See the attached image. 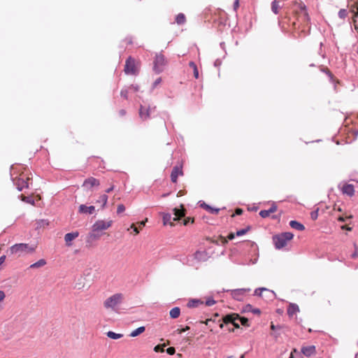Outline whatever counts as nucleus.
Returning <instances> with one entry per match:
<instances>
[{
  "label": "nucleus",
  "instance_id": "obj_27",
  "mask_svg": "<svg viewBox=\"0 0 358 358\" xmlns=\"http://www.w3.org/2000/svg\"><path fill=\"white\" fill-rule=\"evenodd\" d=\"M280 8V6L278 1L274 0L271 2V10L274 14H275V15L278 14Z\"/></svg>",
  "mask_w": 358,
  "mask_h": 358
},
{
  "label": "nucleus",
  "instance_id": "obj_6",
  "mask_svg": "<svg viewBox=\"0 0 358 358\" xmlns=\"http://www.w3.org/2000/svg\"><path fill=\"white\" fill-rule=\"evenodd\" d=\"M165 65L166 59L164 56L162 54L156 55L153 66V70L155 71V72H156L157 73L162 72Z\"/></svg>",
  "mask_w": 358,
  "mask_h": 358
},
{
  "label": "nucleus",
  "instance_id": "obj_24",
  "mask_svg": "<svg viewBox=\"0 0 358 358\" xmlns=\"http://www.w3.org/2000/svg\"><path fill=\"white\" fill-rule=\"evenodd\" d=\"M162 218L164 225L170 224L171 227L174 226V224L171 222V220L172 218L171 214L163 213Z\"/></svg>",
  "mask_w": 358,
  "mask_h": 358
},
{
  "label": "nucleus",
  "instance_id": "obj_15",
  "mask_svg": "<svg viewBox=\"0 0 358 358\" xmlns=\"http://www.w3.org/2000/svg\"><path fill=\"white\" fill-rule=\"evenodd\" d=\"M301 352L306 357H310L315 354L316 348L315 345H307L301 348Z\"/></svg>",
  "mask_w": 358,
  "mask_h": 358
},
{
  "label": "nucleus",
  "instance_id": "obj_63",
  "mask_svg": "<svg viewBox=\"0 0 358 358\" xmlns=\"http://www.w3.org/2000/svg\"><path fill=\"white\" fill-rule=\"evenodd\" d=\"M357 11L355 13V17H358V3H356Z\"/></svg>",
  "mask_w": 358,
  "mask_h": 358
},
{
  "label": "nucleus",
  "instance_id": "obj_3",
  "mask_svg": "<svg viewBox=\"0 0 358 358\" xmlns=\"http://www.w3.org/2000/svg\"><path fill=\"white\" fill-rule=\"evenodd\" d=\"M123 301V294L121 293L115 294L105 300L103 306L106 309H110L116 311L117 308Z\"/></svg>",
  "mask_w": 358,
  "mask_h": 358
},
{
  "label": "nucleus",
  "instance_id": "obj_52",
  "mask_svg": "<svg viewBox=\"0 0 358 358\" xmlns=\"http://www.w3.org/2000/svg\"><path fill=\"white\" fill-rule=\"evenodd\" d=\"M193 71H194V78L198 79L199 78V71H198L197 67L194 68L193 69Z\"/></svg>",
  "mask_w": 358,
  "mask_h": 358
},
{
  "label": "nucleus",
  "instance_id": "obj_43",
  "mask_svg": "<svg viewBox=\"0 0 358 358\" xmlns=\"http://www.w3.org/2000/svg\"><path fill=\"white\" fill-rule=\"evenodd\" d=\"M162 82V78H158L157 79L155 80V81L152 83V90L155 88L159 84H160Z\"/></svg>",
  "mask_w": 358,
  "mask_h": 358
},
{
  "label": "nucleus",
  "instance_id": "obj_1",
  "mask_svg": "<svg viewBox=\"0 0 358 358\" xmlns=\"http://www.w3.org/2000/svg\"><path fill=\"white\" fill-rule=\"evenodd\" d=\"M241 323L243 326L249 327V321L247 318L240 317L238 314H227L225 315V330L231 331L232 329L230 324H232L236 328H239Z\"/></svg>",
  "mask_w": 358,
  "mask_h": 358
},
{
  "label": "nucleus",
  "instance_id": "obj_30",
  "mask_svg": "<svg viewBox=\"0 0 358 358\" xmlns=\"http://www.w3.org/2000/svg\"><path fill=\"white\" fill-rule=\"evenodd\" d=\"M145 330V327H140L137 329H136L135 330L132 331L130 334V336L131 337H136L137 336H138L139 334H142L143 332H144Z\"/></svg>",
  "mask_w": 358,
  "mask_h": 358
},
{
  "label": "nucleus",
  "instance_id": "obj_38",
  "mask_svg": "<svg viewBox=\"0 0 358 358\" xmlns=\"http://www.w3.org/2000/svg\"><path fill=\"white\" fill-rule=\"evenodd\" d=\"M22 200L26 203H30L32 205L34 204V200L30 196H23Z\"/></svg>",
  "mask_w": 358,
  "mask_h": 358
},
{
  "label": "nucleus",
  "instance_id": "obj_41",
  "mask_svg": "<svg viewBox=\"0 0 358 358\" xmlns=\"http://www.w3.org/2000/svg\"><path fill=\"white\" fill-rule=\"evenodd\" d=\"M125 210V207L123 204H119L117 208V213L120 214Z\"/></svg>",
  "mask_w": 358,
  "mask_h": 358
},
{
  "label": "nucleus",
  "instance_id": "obj_9",
  "mask_svg": "<svg viewBox=\"0 0 358 358\" xmlns=\"http://www.w3.org/2000/svg\"><path fill=\"white\" fill-rule=\"evenodd\" d=\"M124 71L126 74L134 75L136 73L135 60L131 57L127 59Z\"/></svg>",
  "mask_w": 358,
  "mask_h": 358
},
{
  "label": "nucleus",
  "instance_id": "obj_59",
  "mask_svg": "<svg viewBox=\"0 0 358 358\" xmlns=\"http://www.w3.org/2000/svg\"><path fill=\"white\" fill-rule=\"evenodd\" d=\"M5 259H6L5 255L0 257V265L4 262Z\"/></svg>",
  "mask_w": 358,
  "mask_h": 358
},
{
  "label": "nucleus",
  "instance_id": "obj_49",
  "mask_svg": "<svg viewBox=\"0 0 358 358\" xmlns=\"http://www.w3.org/2000/svg\"><path fill=\"white\" fill-rule=\"evenodd\" d=\"M154 350L157 352H164V348H163V346H162L160 345H157L154 348Z\"/></svg>",
  "mask_w": 358,
  "mask_h": 358
},
{
  "label": "nucleus",
  "instance_id": "obj_28",
  "mask_svg": "<svg viewBox=\"0 0 358 358\" xmlns=\"http://www.w3.org/2000/svg\"><path fill=\"white\" fill-rule=\"evenodd\" d=\"M203 302L199 299H191L187 303V307L189 308H195L197 307L199 304H203Z\"/></svg>",
  "mask_w": 358,
  "mask_h": 358
},
{
  "label": "nucleus",
  "instance_id": "obj_44",
  "mask_svg": "<svg viewBox=\"0 0 358 358\" xmlns=\"http://www.w3.org/2000/svg\"><path fill=\"white\" fill-rule=\"evenodd\" d=\"M215 303V301L213 299H208L206 301V305L207 306H211Z\"/></svg>",
  "mask_w": 358,
  "mask_h": 358
},
{
  "label": "nucleus",
  "instance_id": "obj_55",
  "mask_svg": "<svg viewBox=\"0 0 358 358\" xmlns=\"http://www.w3.org/2000/svg\"><path fill=\"white\" fill-rule=\"evenodd\" d=\"M271 329L272 330L275 331V330H276V329H281V327H280V326H278H278H275V325H274L273 324H271Z\"/></svg>",
  "mask_w": 358,
  "mask_h": 358
},
{
  "label": "nucleus",
  "instance_id": "obj_36",
  "mask_svg": "<svg viewBox=\"0 0 358 358\" xmlns=\"http://www.w3.org/2000/svg\"><path fill=\"white\" fill-rule=\"evenodd\" d=\"M338 15L341 19H345L348 15L347 10L344 8L341 9L338 11Z\"/></svg>",
  "mask_w": 358,
  "mask_h": 358
},
{
  "label": "nucleus",
  "instance_id": "obj_51",
  "mask_svg": "<svg viewBox=\"0 0 358 358\" xmlns=\"http://www.w3.org/2000/svg\"><path fill=\"white\" fill-rule=\"evenodd\" d=\"M130 89L133 90L134 92H137L139 90V87L137 85H131L129 87Z\"/></svg>",
  "mask_w": 358,
  "mask_h": 358
},
{
  "label": "nucleus",
  "instance_id": "obj_53",
  "mask_svg": "<svg viewBox=\"0 0 358 358\" xmlns=\"http://www.w3.org/2000/svg\"><path fill=\"white\" fill-rule=\"evenodd\" d=\"M189 329V327L187 326L185 328L182 329H178L177 331L178 334H182L183 332L186 331L187 330Z\"/></svg>",
  "mask_w": 358,
  "mask_h": 358
},
{
  "label": "nucleus",
  "instance_id": "obj_61",
  "mask_svg": "<svg viewBox=\"0 0 358 358\" xmlns=\"http://www.w3.org/2000/svg\"><path fill=\"white\" fill-rule=\"evenodd\" d=\"M113 189H114V186H111L110 187L108 188V189L106 190V193H110V192H112Z\"/></svg>",
  "mask_w": 358,
  "mask_h": 358
},
{
  "label": "nucleus",
  "instance_id": "obj_62",
  "mask_svg": "<svg viewBox=\"0 0 358 358\" xmlns=\"http://www.w3.org/2000/svg\"><path fill=\"white\" fill-rule=\"evenodd\" d=\"M242 212H243V210H242V209H241V208H237V209L236 210V213L237 215H241V214L242 213Z\"/></svg>",
  "mask_w": 358,
  "mask_h": 358
},
{
  "label": "nucleus",
  "instance_id": "obj_29",
  "mask_svg": "<svg viewBox=\"0 0 358 358\" xmlns=\"http://www.w3.org/2000/svg\"><path fill=\"white\" fill-rule=\"evenodd\" d=\"M46 264V261L43 259H39L38 262L30 265L31 268H37L42 267Z\"/></svg>",
  "mask_w": 358,
  "mask_h": 358
},
{
  "label": "nucleus",
  "instance_id": "obj_35",
  "mask_svg": "<svg viewBox=\"0 0 358 358\" xmlns=\"http://www.w3.org/2000/svg\"><path fill=\"white\" fill-rule=\"evenodd\" d=\"M36 224L38 228L45 227L49 224V221L48 220H39Z\"/></svg>",
  "mask_w": 358,
  "mask_h": 358
},
{
  "label": "nucleus",
  "instance_id": "obj_21",
  "mask_svg": "<svg viewBox=\"0 0 358 358\" xmlns=\"http://www.w3.org/2000/svg\"><path fill=\"white\" fill-rule=\"evenodd\" d=\"M174 217L173 218V221H178L180 218L183 217L185 215V210L182 209H179L175 208L173 209Z\"/></svg>",
  "mask_w": 358,
  "mask_h": 358
},
{
  "label": "nucleus",
  "instance_id": "obj_33",
  "mask_svg": "<svg viewBox=\"0 0 358 358\" xmlns=\"http://www.w3.org/2000/svg\"><path fill=\"white\" fill-rule=\"evenodd\" d=\"M245 312H252L254 314H260L261 311L259 308H253L250 304L247 305L244 309Z\"/></svg>",
  "mask_w": 358,
  "mask_h": 358
},
{
  "label": "nucleus",
  "instance_id": "obj_39",
  "mask_svg": "<svg viewBox=\"0 0 358 358\" xmlns=\"http://www.w3.org/2000/svg\"><path fill=\"white\" fill-rule=\"evenodd\" d=\"M263 291H268V289H267L266 288H264V287L256 289L255 291V295L260 296Z\"/></svg>",
  "mask_w": 358,
  "mask_h": 358
},
{
  "label": "nucleus",
  "instance_id": "obj_48",
  "mask_svg": "<svg viewBox=\"0 0 358 358\" xmlns=\"http://www.w3.org/2000/svg\"><path fill=\"white\" fill-rule=\"evenodd\" d=\"M222 59H217L215 62H214V66L216 67V68H220V66L222 65Z\"/></svg>",
  "mask_w": 358,
  "mask_h": 358
},
{
  "label": "nucleus",
  "instance_id": "obj_17",
  "mask_svg": "<svg viewBox=\"0 0 358 358\" xmlns=\"http://www.w3.org/2000/svg\"><path fill=\"white\" fill-rule=\"evenodd\" d=\"M14 185L16 186L18 191L21 192L25 187H28V182L23 178H18L13 180Z\"/></svg>",
  "mask_w": 358,
  "mask_h": 358
},
{
  "label": "nucleus",
  "instance_id": "obj_13",
  "mask_svg": "<svg viewBox=\"0 0 358 358\" xmlns=\"http://www.w3.org/2000/svg\"><path fill=\"white\" fill-rule=\"evenodd\" d=\"M94 211L95 207L94 206H87L86 205L81 204L78 208V213L80 214L92 215Z\"/></svg>",
  "mask_w": 358,
  "mask_h": 358
},
{
  "label": "nucleus",
  "instance_id": "obj_25",
  "mask_svg": "<svg viewBox=\"0 0 358 358\" xmlns=\"http://www.w3.org/2000/svg\"><path fill=\"white\" fill-rule=\"evenodd\" d=\"M244 248H250L252 251L256 252L257 250V245L252 241H247L242 243Z\"/></svg>",
  "mask_w": 358,
  "mask_h": 358
},
{
  "label": "nucleus",
  "instance_id": "obj_50",
  "mask_svg": "<svg viewBox=\"0 0 358 358\" xmlns=\"http://www.w3.org/2000/svg\"><path fill=\"white\" fill-rule=\"evenodd\" d=\"M239 7V0H235L233 4V8L234 11H236L238 8Z\"/></svg>",
  "mask_w": 358,
  "mask_h": 358
},
{
  "label": "nucleus",
  "instance_id": "obj_58",
  "mask_svg": "<svg viewBox=\"0 0 358 358\" xmlns=\"http://www.w3.org/2000/svg\"><path fill=\"white\" fill-rule=\"evenodd\" d=\"M189 66L191 68H192V69H194V68H196V67H197V66H196V64H195L194 62H190L189 63Z\"/></svg>",
  "mask_w": 358,
  "mask_h": 358
},
{
  "label": "nucleus",
  "instance_id": "obj_22",
  "mask_svg": "<svg viewBox=\"0 0 358 358\" xmlns=\"http://www.w3.org/2000/svg\"><path fill=\"white\" fill-rule=\"evenodd\" d=\"M299 312V306L295 303H290L287 308V314L292 317L296 313Z\"/></svg>",
  "mask_w": 358,
  "mask_h": 358
},
{
  "label": "nucleus",
  "instance_id": "obj_14",
  "mask_svg": "<svg viewBox=\"0 0 358 358\" xmlns=\"http://www.w3.org/2000/svg\"><path fill=\"white\" fill-rule=\"evenodd\" d=\"M78 236H79V232L78 231L65 234L64 241H65L66 245L69 247L71 246L72 241L74 240L75 238H76L77 237H78Z\"/></svg>",
  "mask_w": 358,
  "mask_h": 358
},
{
  "label": "nucleus",
  "instance_id": "obj_23",
  "mask_svg": "<svg viewBox=\"0 0 358 358\" xmlns=\"http://www.w3.org/2000/svg\"><path fill=\"white\" fill-rule=\"evenodd\" d=\"M289 226L298 231H303L305 229V227L301 224L300 222L296 221V220H291L289 222Z\"/></svg>",
  "mask_w": 358,
  "mask_h": 358
},
{
  "label": "nucleus",
  "instance_id": "obj_42",
  "mask_svg": "<svg viewBox=\"0 0 358 358\" xmlns=\"http://www.w3.org/2000/svg\"><path fill=\"white\" fill-rule=\"evenodd\" d=\"M310 217L313 220H316L318 217V209L311 212Z\"/></svg>",
  "mask_w": 358,
  "mask_h": 358
},
{
  "label": "nucleus",
  "instance_id": "obj_47",
  "mask_svg": "<svg viewBox=\"0 0 358 358\" xmlns=\"http://www.w3.org/2000/svg\"><path fill=\"white\" fill-rule=\"evenodd\" d=\"M257 258H255L254 260L251 259H250L249 262H248L246 260L245 262H243L242 264H247V265L254 264L257 262Z\"/></svg>",
  "mask_w": 358,
  "mask_h": 358
},
{
  "label": "nucleus",
  "instance_id": "obj_37",
  "mask_svg": "<svg viewBox=\"0 0 358 358\" xmlns=\"http://www.w3.org/2000/svg\"><path fill=\"white\" fill-rule=\"evenodd\" d=\"M249 229H250V227H247L245 229H242L238 230L236 231V235L238 236L244 235V234H245L249 231Z\"/></svg>",
  "mask_w": 358,
  "mask_h": 358
},
{
  "label": "nucleus",
  "instance_id": "obj_10",
  "mask_svg": "<svg viewBox=\"0 0 358 358\" xmlns=\"http://www.w3.org/2000/svg\"><path fill=\"white\" fill-rule=\"evenodd\" d=\"M101 235V234L98 233L96 231L92 230V231L90 232L85 238L86 246L88 248L93 246L94 243L99 239Z\"/></svg>",
  "mask_w": 358,
  "mask_h": 358
},
{
  "label": "nucleus",
  "instance_id": "obj_4",
  "mask_svg": "<svg viewBox=\"0 0 358 358\" xmlns=\"http://www.w3.org/2000/svg\"><path fill=\"white\" fill-rule=\"evenodd\" d=\"M294 234L291 232H283L273 236V241L276 249H281L285 247L287 241L292 240Z\"/></svg>",
  "mask_w": 358,
  "mask_h": 358
},
{
  "label": "nucleus",
  "instance_id": "obj_26",
  "mask_svg": "<svg viewBox=\"0 0 358 358\" xmlns=\"http://www.w3.org/2000/svg\"><path fill=\"white\" fill-rule=\"evenodd\" d=\"M170 317L173 319H176L180 316V309L178 307H174L170 310Z\"/></svg>",
  "mask_w": 358,
  "mask_h": 358
},
{
  "label": "nucleus",
  "instance_id": "obj_40",
  "mask_svg": "<svg viewBox=\"0 0 358 358\" xmlns=\"http://www.w3.org/2000/svg\"><path fill=\"white\" fill-rule=\"evenodd\" d=\"M120 95H121L122 97H123V98L127 99L128 98V90L127 89H122L121 90Z\"/></svg>",
  "mask_w": 358,
  "mask_h": 358
},
{
  "label": "nucleus",
  "instance_id": "obj_34",
  "mask_svg": "<svg viewBox=\"0 0 358 358\" xmlns=\"http://www.w3.org/2000/svg\"><path fill=\"white\" fill-rule=\"evenodd\" d=\"M107 201H108V196L106 194H102L99 197V199L97 201V202H99V203H102V206H101L102 208L105 207V206L107 203Z\"/></svg>",
  "mask_w": 358,
  "mask_h": 358
},
{
  "label": "nucleus",
  "instance_id": "obj_12",
  "mask_svg": "<svg viewBox=\"0 0 358 358\" xmlns=\"http://www.w3.org/2000/svg\"><path fill=\"white\" fill-rule=\"evenodd\" d=\"M183 174L181 166H175L171 173V180L173 182H176L178 176Z\"/></svg>",
  "mask_w": 358,
  "mask_h": 358
},
{
  "label": "nucleus",
  "instance_id": "obj_18",
  "mask_svg": "<svg viewBox=\"0 0 358 358\" xmlns=\"http://www.w3.org/2000/svg\"><path fill=\"white\" fill-rule=\"evenodd\" d=\"M209 257H210V256L208 255V252L206 251H204V250L203 251L199 250L194 253V258L200 262L201 261H203V262L206 261Z\"/></svg>",
  "mask_w": 358,
  "mask_h": 358
},
{
  "label": "nucleus",
  "instance_id": "obj_46",
  "mask_svg": "<svg viewBox=\"0 0 358 358\" xmlns=\"http://www.w3.org/2000/svg\"><path fill=\"white\" fill-rule=\"evenodd\" d=\"M193 222H194V219L191 218V217H187L183 220V224L185 226L187 225L189 223H193Z\"/></svg>",
  "mask_w": 358,
  "mask_h": 358
},
{
  "label": "nucleus",
  "instance_id": "obj_8",
  "mask_svg": "<svg viewBox=\"0 0 358 358\" xmlns=\"http://www.w3.org/2000/svg\"><path fill=\"white\" fill-rule=\"evenodd\" d=\"M250 291V289H236L233 290H225L227 292H230L231 296L237 300V301H242L243 300L244 296L245 294Z\"/></svg>",
  "mask_w": 358,
  "mask_h": 358
},
{
  "label": "nucleus",
  "instance_id": "obj_20",
  "mask_svg": "<svg viewBox=\"0 0 358 358\" xmlns=\"http://www.w3.org/2000/svg\"><path fill=\"white\" fill-rule=\"evenodd\" d=\"M276 210H277L276 205L273 204L272 206L269 209L261 210L259 212V215L263 218H266V217H268L271 213L275 212Z\"/></svg>",
  "mask_w": 358,
  "mask_h": 358
},
{
  "label": "nucleus",
  "instance_id": "obj_5",
  "mask_svg": "<svg viewBox=\"0 0 358 358\" xmlns=\"http://www.w3.org/2000/svg\"><path fill=\"white\" fill-rule=\"evenodd\" d=\"M155 109H156L155 106H151L148 105V106H146L141 105L140 108H139V111H138L140 118L143 121H145V120H148L150 117L151 113L152 111H155Z\"/></svg>",
  "mask_w": 358,
  "mask_h": 358
},
{
  "label": "nucleus",
  "instance_id": "obj_56",
  "mask_svg": "<svg viewBox=\"0 0 358 358\" xmlns=\"http://www.w3.org/2000/svg\"><path fill=\"white\" fill-rule=\"evenodd\" d=\"M5 296L6 295L4 292L0 290V302L4 299Z\"/></svg>",
  "mask_w": 358,
  "mask_h": 358
},
{
  "label": "nucleus",
  "instance_id": "obj_31",
  "mask_svg": "<svg viewBox=\"0 0 358 358\" xmlns=\"http://www.w3.org/2000/svg\"><path fill=\"white\" fill-rule=\"evenodd\" d=\"M106 335L108 338H111V339H114V340H116V339H119L120 338H122L123 336L122 334H117L114 331H109L106 333Z\"/></svg>",
  "mask_w": 358,
  "mask_h": 358
},
{
  "label": "nucleus",
  "instance_id": "obj_2",
  "mask_svg": "<svg viewBox=\"0 0 358 358\" xmlns=\"http://www.w3.org/2000/svg\"><path fill=\"white\" fill-rule=\"evenodd\" d=\"M10 250L12 254L20 257L32 253L35 250V248L27 243H16L10 248Z\"/></svg>",
  "mask_w": 358,
  "mask_h": 358
},
{
  "label": "nucleus",
  "instance_id": "obj_7",
  "mask_svg": "<svg viewBox=\"0 0 358 358\" xmlns=\"http://www.w3.org/2000/svg\"><path fill=\"white\" fill-rule=\"evenodd\" d=\"M113 221L108 220V221H104V220H97L95 222V223L92 225V231H96L98 233L100 231L106 230L112 225Z\"/></svg>",
  "mask_w": 358,
  "mask_h": 358
},
{
  "label": "nucleus",
  "instance_id": "obj_57",
  "mask_svg": "<svg viewBox=\"0 0 358 358\" xmlns=\"http://www.w3.org/2000/svg\"><path fill=\"white\" fill-rule=\"evenodd\" d=\"M131 228L133 229L134 231L136 233V234H138L139 233V231L138 229L135 227L134 224H132L131 226Z\"/></svg>",
  "mask_w": 358,
  "mask_h": 358
},
{
  "label": "nucleus",
  "instance_id": "obj_16",
  "mask_svg": "<svg viewBox=\"0 0 358 358\" xmlns=\"http://www.w3.org/2000/svg\"><path fill=\"white\" fill-rule=\"evenodd\" d=\"M98 185H99V181L93 177L88 178L83 182V186L88 189H90L94 186Z\"/></svg>",
  "mask_w": 358,
  "mask_h": 358
},
{
  "label": "nucleus",
  "instance_id": "obj_54",
  "mask_svg": "<svg viewBox=\"0 0 358 358\" xmlns=\"http://www.w3.org/2000/svg\"><path fill=\"white\" fill-rule=\"evenodd\" d=\"M324 72H325V73H326V74H327V76H328L331 79H332V78H333V75H332V73L330 72V71H329V70H328V69L324 70Z\"/></svg>",
  "mask_w": 358,
  "mask_h": 358
},
{
  "label": "nucleus",
  "instance_id": "obj_60",
  "mask_svg": "<svg viewBox=\"0 0 358 358\" xmlns=\"http://www.w3.org/2000/svg\"><path fill=\"white\" fill-rule=\"evenodd\" d=\"M227 237H228V238H229V240H232V239H234V237H235V234L231 233V234H229Z\"/></svg>",
  "mask_w": 358,
  "mask_h": 358
},
{
  "label": "nucleus",
  "instance_id": "obj_19",
  "mask_svg": "<svg viewBox=\"0 0 358 358\" xmlns=\"http://www.w3.org/2000/svg\"><path fill=\"white\" fill-rule=\"evenodd\" d=\"M342 192L344 194H347L349 196H352L355 194V188L353 185L351 184H346L343 185L342 188Z\"/></svg>",
  "mask_w": 358,
  "mask_h": 358
},
{
  "label": "nucleus",
  "instance_id": "obj_11",
  "mask_svg": "<svg viewBox=\"0 0 358 358\" xmlns=\"http://www.w3.org/2000/svg\"><path fill=\"white\" fill-rule=\"evenodd\" d=\"M198 204L201 208L205 209L209 213L213 215L217 214L218 212L221 210V208H216L209 206L208 204L206 203L203 201H199L198 202Z\"/></svg>",
  "mask_w": 358,
  "mask_h": 358
},
{
  "label": "nucleus",
  "instance_id": "obj_64",
  "mask_svg": "<svg viewBox=\"0 0 358 358\" xmlns=\"http://www.w3.org/2000/svg\"><path fill=\"white\" fill-rule=\"evenodd\" d=\"M125 113H126V111L122 109V110H120V115H124Z\"/></svg>",
  "mask_w": 358,
  "mask_h": 358
},
{
  "label": "nucleus",
  "instance_id": "obj_45",
  "mask_svg": "<svg viewBox=\"0 0 358 358\" xmlns=\"http://www.w3.org/2000/svg\"><path fill=\"white\" fill-rule=\"evenodd\" d=\"M166 352L170 355H173L176 353V349L173 347L168 348L166 349Z\"/></svg>",
  "mask_w": 358,
  "mask_h": 358
},
{
  "label": "nucleus",
  "instance_id": "obj_32",
  "mask_svg": "<svg viewBox=\"0 0 358 358\" xmlns=\"http://www.w3.org/2000/svg\"><path fill=\"white\" fill-rule=\"evenodd\" d=\"M186 21L185 16L183 13H179L176 17V22L178 24H183Z\"/></svg>",
  "mask_w": 358,
  "mask_h": 358
}]
</instances>
